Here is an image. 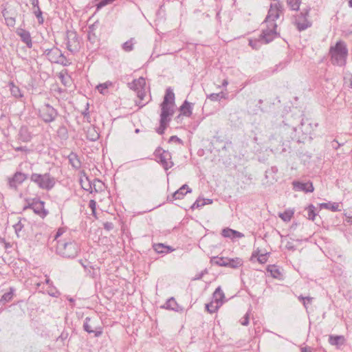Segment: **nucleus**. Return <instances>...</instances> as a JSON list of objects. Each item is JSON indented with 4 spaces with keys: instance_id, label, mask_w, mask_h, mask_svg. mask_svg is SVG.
<instances>
[{
    "instance_id": "79ce46f5",
    "label": "nucleus",
    "mask_w": 352,
    "mask_h": 352,
    "mask_svg": "<svg viewBox=\"0 0 352 352\" xmlns=\"http://www.w3.org/2000/svg\"><path fill=\"white\" fill-rule=\"evenodd\" d=\"M228 258L215 256L211 259V262L219 266L226 267Z\"/></svg>"
},
{
    "instance_id": "ea45409f",
    "label": "nucleus",
    "mask_w": 352,
    "mask_h": 352,
    "mask_svg": "<svg viewBox=\"0 0 352 352\" xmlns=\"http://www.w3.org/2000/svg\"><path fill=\"white\" fill-rule=\"evenodd\" d=\"M91 184L94 192H98L102 190L104 184L100 179H94L92 182L91 181Z\"/></svg>"
},
{
    "instance_id": "f8f14e48",
    "label": "nucleus",
    "mask_w": 352,
    "mask_h": 352,
    "mask_svg": "<svg viewBox=\"0 0 352 352\" xmlns=\"http://www.w3.org/2000/svg\"><path fill=\"white\" fill-rule=\"evenodd\" d=\"M45 201L39 197H36L33 212L41 218L44 219L49 214V211L45 208Z\"/></svg>"
},
{
    "instance_id": "c03bdc74",
    "label": "nucleus",
    "mask_w": 352,
    "mask_h": 352,
    "mask_svg": "<svg viewBox=\"0 0 352 352\" xmlns=\"http://www.w3.org/2000/svg\"><path fill=\"white\" fill-rule=\"evenodd\" d=\"M208 98L212 101H219L221 98H226V94L222 91L217 94L213 93L210 94Z\"/></svg>"
},
{
    "instance_id": "e2e57ef3",
    "label": "nucleus",
    "mask_w": 352,
    "mask_h": 352,
    "mask_svg": "<svg viewBox=\"0 0 352 352\" xmlns=\"http://www.w3.org/2000/svg\"><path fill=\"white\" fill-rule=\"evenodd\" d=\"M259 255H260V254H259V250H257L256 251H254L252 252V256H251L250 261L252 262H254L255 261V259L257 260V258L258 257Z\"/></svg>"
},
{
    "instance_id": "ddd939ff",
    "label": "nucleus",
    "mask_w": 352,
    "mask_h": 352,
    "mask_svg": "<svg viewBox=\"0 0 352 352\" xmlns=\"http://www.w3.org/2000/svg\"><path fill=\"white\" fill-rule=\"evenodd\" d=\"M293 189L295 191H303L305 192H312L314 190L313 184L311 182H302L300 181H294L292 182Z\"/></svg>"
},
{
    "instance_id": "c9c22d12",
    "label": "nucleus",
    "mask_w": 352,
    "mask_h": 352,
    "mask_svg": "<svg viewBox=\"0 0 352 352\" xmlns=\"http://www.w3.org/2000/svg\"><path fill=\"white\" fill-rule=\"evenodd\" d=\"M267 271L270 273L272 277L278 278L281 275L280 270L276 265H270L267 267Z\"/></svg>"
},
{
    "instance_id": "8fccbe9b",
    "label": "nucleus",
    "mask_w": 352,
    "mask_h": 352,
    "mask_svg": "<svg viewBox=\"0 0 352 352\" xmlns=\"http://www.w3.org/2000/svg\"><path fill=\"white\" fill-rule=\"evenodd\" d=\"M87 181L88 182V187H84L83 182L81 180V185L84 190L86 191H89L90 193H92L94 190L92 188V184H91V181L88 179V177L86 178Z\"/></svg>"
},
{
    "instance_id": "f3484780",
    "label": "nucleus",
    "mask_w": 352,
    "mask_h": 352,
    "mask_svg": "<svg viewBox=\"0 0 352 352\" xmlns=\"http://www.w3.org/2000/svg\"><path fill=\"white\" fill-rule=\"evenodd\" d=\"M16 34L20 36L21 40L26 44L28 48L32 47V41L30 33L25 29L19 28L16 30Z\"/></svg>"
},
{
    "instance_id": "bf43d9fd",
    "label": "nucleus",
    "mask_w": 352,
    "mask_h": 352,
    "mask_svg": "<svg viewBox=\"0 0 352 352\" xmlns=\"http://www.w3.org/2000/svg\"><path fill=\"white\" fill-rule=\"evenodd\" d=\"M103 227L106 230L110 231L113 228V223L107 221L103 223Z\"/></svg>"
},
{
    "instance_id": "a19ab883",
    "label": "nucleus",
    "mask_w": 352,
    "mask_h": 352,
    "mask_svg": "<svg viewBox=\"0 0 352 352\" xmlns=\"http://www.w3.org/2000/svg\"><path fill=\"white\" fill-rule=\"evenodd\" d=\"M294 215V211L291 210H287L283 213L279 214V217L284 221L288 222L291 220Z\"/></svg>"
},
{
    "instance_id": "4be33fe9",
    "label": "nucleus",
    "mask_w": 352,
    "mask_h": 352,
    "mask_svg": "<svg viewBox=\"0 0 352 352\" xmlns=\"http://www.w3.org/2000/svg\"><path fill=\"white\" fill-rule=\"evenodd\" d=\"M153 248L158 254H167L175 250L171 246L161 243L153 244Z\"/></svg>"
},
{
    "instance_id": "6e6552de",
    "label": "nucleus",
    "mask_w": 352,
    "mask_h": 352,
    "mask_svg": "<svg viewBox=\"0 0 352 352\" xmlns=\"http://www.w3.org/2000/svg\"><path fill=\"white\" fill-rule=\"evenodd\" d=\"M266 28L262 30V32L259 36L261 40H262L265 44L272 42L278 35L276 32L277 25L266 24Z\"/></svg>"
},
{
    "instance_id": "f257e3e1",
    "label": "nucleus",
    "mask_w": 352,
    "mask_h": 352,
    "mask_svg": "<svg viewBox=\"0 0 352 352\" xmlns=\"http://www.w3.org/2000/svg\"><path fill=\"white\" fill-rule=\"evenodd\" d=\"M331 60L333 65L339 66L344 65L348 50L344 42L338 41L335 46L330 48Z\"/></svg>"
},
{
    "instance_id": "423d86ee",
    "label": "nucleus",
    "mask_w": 352,
    "mask_h": 352,
    "mask_svg": "<svg viewBox=\"0 0 352 352\" xmlns=\"http://www.w3.org/2000/svg\"><path fill=\"white\" fill-rule=\"evenodd\" d=\"M153 154L156 157V161L162 166L164 170H167L173 166L174 163L171 160V153L168 151L163 150L159 146L155 149Z\"/></svg>"
},
{
    "instance_id": "f03ea898",
    "label": "nucleus",
    "mask_w": 352,
    "mask_h": 352,
    "mask_svg": "<svg viewBox=\"0 0 352 352\" xmlns=\"http://www.w3.org/2000/svg\"><path fill=\"white\" fill-rule=\"evenodd\" d=\"M30 179L40 189L47 191L52 190L56 184V178L50 173H45L44 174L32 173L30 176Z\"/></svg>"
},
{
    "instance_id": "de8ad7c7",
    "label": "nucleus",
    "mask_w": 352,
    "mask_h": 352,
    "mask_svg": "<svg viewBox=\"0 0 352 352\" xmlns=\"http://www.w3.org/2000/svg\"><path fill=\"white\" fill-rule=\"evenodd\" d=\"M36 197L34 198H27L25 199L27 204L23 207V210L27 209H32L33 210Z\"/></svg>"
},
{
    "instance_id": "1a4fd4ad",
    "label": "nucleus",
    "mask_w": 352,
    "mask_h": 352,
    "mask_svg": "<svg viewBox=\"0 0 352 352\" xmlns=\"http://www.w3.org/2000/svg\"><path fill=\"white\" fill-rule=\"evenodd\" d=\"M67 48L72 52H75L80 48V43L78 35L76 32H70L67 33Z\"/></svg>"
},
{
    "instance_id": "0e129e2a",
    "label": "nucleus",
    "mask_w": 352,
    "mask_h": 352,
    "mask_svg": "<svg viewBox=\"0 0 352 352\" xmlns=\"http://www.w3.org/2000/svg\"><path fill=\"white\" fill-rule=\"evenodd\" d=\"M79 262L85 270H87L89 267L92 268L91 265H90V263L87 261H83L82 260H80Z\"/></svg>"
},
{
    "instance_id": "e433bc0d",
    "label": "nucleus",
    "mask_w": 352,
    "mask_h": 352,
    "mask_svg": "<svg viewBox=\"0 0 352 352\" xmlns=\"http://www.w3.org/2000/svg\"><path fill=\"white\" fill-rule=\"evenodd\" d=\"M219 304H215L214 301H212L210 303L206 304V309L210 314L215 313L218 309L221 307Z\"/></svg>"
},
{
    "instance_id": "2eb2a0df",
    "label": "nucleus",
    "mask_w": 352,
    "mask_h": 352,
    "mask_svg": "<svg viewBox=\"0 0 352 352\" xmlns=\"http://www.w3.org/2000/svg\"><path fill=\"white\" fill-rule=\"evenodd\" d=\"M66 58L64 56V55L62 54L61 51L58 48H52V52L50 54V57L48 58V60L51 63H59L63 65H67V64L64 63L63 61Z\"/></svg>"
},
{
    "instance_id": "58836bf2",
    "label": "nucleus",
    "mask_w": 352,
    "mask_h": 352,
    "mask_svg": "<svg viewBox=\"0 0 352 352\" xmlns=\"http://www.w3.org/2000/svg\"><path fill=\"white\" fill-rule=\"evenodd\" d=\"M300 3L301 0H287V4L292 10L298 11Z\"/></svg>"
},
{
    "instance_id": "dca6fc26",
    "label": "nucleus",
    "mask_w": 352,
    "mask_h": 352,
    "mask_svg": "<svg viewBox=\"0 0 352 352\" xmlns=\"http://www.w3.org/2000/svg\"><path fill=\"white\" fill-rule=\"evenodd\" d=\"M87 32V47L94 51L98 48L100 39L96 32Z\"/></svg>"
},
{
    "instance_id": "3c124183",
    "label": "nucleus",
    "mask_w": 352,
    "mask_h": 352,
    "mask_svg": "<svg viewBox=\"0 0 352 352\" xmlns=\"http://www.w3.org/2000/svg\"><path fill=\"white\" fill-rule=\"evenodd\" d=\"M256 261L261 264L265 263L267 261V254H261Z\"/></svg>"
},
{
    "instance_id": "052dcab7",
    "label": "nucleus",
    "mask_w": 352,
    "mask_h": 352,
    "mask_svg": "<svg viewBox=\"0 0 352 352\" xmlns=\"http://www.w3.org/2000/svg\"><path fill=\"white\" fill-rule=\"evenodd\" d=\"M145 90L144 87L142 89H140L137 91V96L140 100H142L145 97Z\"/></svg>"
},
{
    "instance_id": "a878e982",
    "label": "nucleus",
    "mask_w": 352,
    "mask_h": 352,
    "mask_svg": "<svg viewBox=\"0 0 352 352\" xmlns=\"http://www.w3.org/2000/svg\"><path fill=\"white\" fill-rule=\"evenodd\" d=\"M68 160L72 166L76 169H78L81 166V162L76 153L72 152L68 155Z\"/></svg>"
},
{
    "instance_id": "cd10ccee",
    "label": "nucleus",
    "mask_w": 352,
    "mask_h": 352,
    "mask_svg": "<svg viewBox=\"0 0 352 352\" xmlns=\"http://www.w3.org/2000/svg\"><path fill=\"white\" fill-rule=\"evenodd\" d=\"M319 208L320 209L324 208L327 210H330L333 212L340 211V209H339V204L337 202H327V203H321L319 204Z\"/></svg>"
},
{
    "instance_id": "39448f33",
    "label": "nucleus",
    "mask_w": 352,
    "mask_h": 352,
    "mask_svg": "<svg viewBox=\"0 0 352 352\" xmlns=\"http://www.w3.org/2000/svg\"><path fill=\"white\" fill-rule=\"evenodd\" d=\"M58 111L49 103H45L38 109V117L45 123H51L56 119Z\"/></svg>"
},
{
    "instance_id": "680f3d73",
    "label": "nucleus",
    "mask_w": 352,
    "mask_h": 352,
    "mask_svg": "<svg viewBox=\"0 0 352 352\" xmlns=\"http://www.w3.org/2000/svg\"><path fill=\"white\" fill-rule=\"evenodd\" d=\"M96 201L94 199H91L89 202V207L91 209L92 212L96 210Z\"/></svg>"
},
{
    "instance_id": "b1692460",
    "label": "nucleus",
    "mask_w": 352,
    "mask_h": 352,
    "mask_svg": "<svg viewBox=\"0 0 352 352\" xmlns=\"http://www.w3.org/2000/svg\"><path fill=\"white\" fill-rule=\"evenodd\" d=\"M19 138L22 142H28L31 140L32 136L28 131V129L25 126H22L19 131Z\"/></svg>"
},
{
    "instance_id": "20e7f679",
    "label": "nucleus",
    "mask_w": 352,
    "mask_h": 352,
    "mask_svg": "<svg viewBox=\"0 0 352 352\" xmlns=\"http://www.w3.org/2000/svg\"><path fill=\"white\" fill-rule=\"evenodd\" d=\"M310 8H302L300 12L294 16V24L298 31L302 32L310 28L312 23L308 20Z\"/></svg>"
},
{
    "instance_id": "bb28decb",
    "label": "nucleus",
    "mask_w": 352,
    "mask_h": 352,
    "mask_svg": "<svg viewBox=\"0 0 352 352\" xmlns=\"http://www.w3.org/2000/svg\"><path fill=\"white\" fill-rule=\"evenodd\" d=\"M15 289L13 287H10L8 292L3 294L0 298V305H5L6 303L11 301L13 298Z\"/></svg>"
},
{
    "instance_id": "09e8293b",
    "label": "nucleus",
    "mask_w": 352,
    "mask_h": 352,
    "mask_svg": "<svg viewBox=\"0 0 352 352\" xmlns=\"http://www.w3.org/2000/svg\"><path fill=\"white\" fill-rule=\"evenodd\" d=\"M203 199H201V198H198L195 202L191 206V209L192 210H194L195 208H201L202 206H204V203H203Z\"/></svg>"
},
{
    "instance_id": "338daca9",
    "label": "nucleus",
    "mask_w": 352,
    "mask_h": 352,
    "mask_svg": "<svg viewBox=\"0 0 352 352\" xmlns=\"http://www.w3.org/2000/svg\"><path fill=\"white\" fill-rule=\"evenodd\" d=\"M169 142H177V143H182V141L180 138H179L176 135H173L171 136L170 138H169V140H168Z\"/></svg>"
},
{
    "instance_id": "4468645a",
    "label": "nucleus",
    "mask_w": 352,
    "mask_h": 352,
    "mask_svg": "<svg viewBox=\"0 0 352 352\" xmlns=\"http://www.w3.org/2000/svg\"><path fill=\"white\" fill-rule=\"evenodd\" d=\"M91 318L89 317L85 318L83 323V329L88 333H94V337H100L102 333V329L101 327H92L89 322Z\"/></svg>"
},
{
    "instance_id": "a211bd4d",
    "label": "nucleus",
    "mask_w": 352,
    "mask_h": 352,
    "mask_svg": "<svg viewBox=\"0 0 352 352\" xmlns=\"http://www.w3.org/2000/svg\"><path fill=\"white\" fill-rule=\"evenodd\" d=\"M221 235L225 238H230L232 239L236 238H242L244 236V234L243 233L229 228L223 229L221 231Z\"/></svg>"
},
{
    "instance_id": "5701e85b",
    "label": "nucleus",
    "mask_w": 352,
    "mask_h": 352,
    "mask_svg": "<svg viewBox=\"0 0 352 352\" xmlns=\"http://www.w3.org/2000/svg\"><path fill=\"white\" fill-rule=\"evenodd\" d=\"M192 103H190L187 100H184L183 104L179 107L181 114L186 117H190L192 115Z\"/></svg>"
},
{
    "instance_id": "393cba45",
    "label": "nucleus",
    "mask_w": 352,
    "mask_h": 352,
    "mask_svg": "<svg viewBox=\"0 0 352 352\" xmlns=\"http://www.w3.org/2000/svg\"><path fill=\"white\" fill-rule=\"evenodd\" d=\"M213 298L215 304L222 305L225 295L221 287H218L213 293Z\"/></svg>"
},
{
    "instance_id": "412c9836",
    "label": "nucleus",
    "mask_w": 352,
    "mask_h": 352,
    "mask_svg": "<svg viewBox=\"0 0 352 352\" xmlns=\"http://www.w3.org/2000/svg\"><path fill=\"white\" fill-rule=\"evenodd\" d=\"M145 85V78L143 77H140L138 79H135L131 82L128 84L129 87L136 92L140 89H142L144 87Z\"/></svg>"
},
{
    "instance_id": "aec40b11",
    "label": "nucleus",
    "mask_w": 352,
    "mask_h": 352,
    "mask_svg": "<svg viewBox=\"0 0 352 352\" xmlns=\"http://www.w3.org/2000/svg\"><path fill=\"white\" fill-rule=\"evenodd\" d=\"M86 138L91 142L98 140L100 138L98 129L94 126L87 127L86 130Z\"/></svg>"
},
{
    "instance_id": "c756f323",
    "label": "nucleus",
    "mask_w": 352,
    "mask_h": 352,
    "mask_svg": "<svg viewBox=\"0 0 352 352\" xmlns=\"http://www.w3.org/2000/svg\"><path fill=\"white\" fill-rule=\"evenodd\" d=\"M162 307L176 311H179V305L173 297L168 299L166 303Z\"/></svg>"
},
{
    "instance_id": "5fc2aeb1",
    "label": "nucleus",
    "mask_w": 352,
    "mask_h": 352,
    "mask_svg": "<svg viewBox=\"0 0 352 352\" xmlns=\"http://www.w3.org/2000/svg\"><path fill=\"white\" fill-rule=\"evenodd\" d=\"M98 28V23L95 22L93 24L88 26L87 31L89 32H96V30Z\"/></svg>"
},
{
    "instance_id": "2f4dec72",
    "label": "nucleus",
    "mask_w": 352,
    "mask_h": 352,
    "mask_svg": "<svg viewBox=\"0 0 352 352\" xmlns=\"http://www.w3.org/2000/svg\"><path fill=\"white\" fill-rule=\"evenodd\" d=\"M173 113V109L168 104L162 102L160 116H163V117H169L171 116Z\"/></svg>"
},
{
    "instance_id": "774afa93",
    "label": "nucleus",
    "mask_w": 352,
    "mask_h": 352,
    "mask_svg": "<svg viewBox=\"0 0 352 352\" xmlns=\"http://www.w3.org/2000/svg\"><path fill=\"white\" fill-rule=\"evenodd\" d=\"M340 145L341 144L336 140L331 142V147L335 150H337L340 146Z\"/></svg>"
},
{
    "instance_id": "4d7b16f0",
    "label": "nucleus",
    "mask_w": 352,
    "mask_h": 352,
    "mask_svg": "<svg viewBox=\"0 0 352 352\" xmlns=\"http://www.w3.org/2000/svg\"><path fill=\"white\" fill-rule=\"evenodd\" d=\"M82 114L83 115L84 118L87 119L88 122H90L89 118V104H87L86 108L84 111L82 112Z\"/></svg>"
},
{
    "instance_id": "7c9ffc66",
    "label": "nucleus",
    "mask_w": 352,
    "mask_h": 352,
    "mask_svg": "<svg viewBox=\"0 0 352 352\" xmlns=\"http://www.w3.org/2000/svg\"><path fill=\"white\" fill-rule=\"evenodd\" d=\"M243 260L240 258H228L227 259L226 267L231 268H238L243 265Z\"/></svg>"
},
{
    "instance_id": "6e6d98bb",
    "label": "nucleus",
    "mask_w": 352,
    "mask_h": 352,
    "mask_svg": "<svg viewBox=\"0 0 352 352\" xmlns=\"http://www.w3.org/2000/svg\"><path fill=\"white\" fill-rule=\"evenodd\" d=\"M170 120V119L168 117H163V116H160V124L168 126Z\"/></svg>"
},
{
    "instance_id": "603ef678",
    "label": "nucleus",
    "mask_w": 352,
    "mask_h": 352,
    "mask_svg": "<svg viewBox=\"0 0 352 352\" xmlns=\"http://www.w3.org/2000/svg\"><path fill=\"white\" fill-rule=\"evenodd\" d=\"M112 0H101L98 4H97V9H100L102 7L112 3Z\"/></svg>"
},
{
    "instance_id": "0eeeda50",
    "label": "nucleus",
    "mask_w": 352,
    "mask_h": 352,
    "mask_svg": "<svg viewBox=\"0 0 352 352\" xmlns=\"http://www.w3.org/2000/svg\"><path fill=\"white\" fill-rule=\"evenodd\" d=\"M283 8L280 3L271 4L270 8L268 11L267 15L264 21L265 24H273L276 25V20L280 16V14L283 12Z\"/></svg>"
},
{
    "instance_id": "49530a36",
    "label": "nucleus",
    "mask_w": 352,
    "mask_h": 352,
    "mask_svg": "<svg viewBox=\"0 0 352 352\" xmlns=\"http://www.w3.org/2000/svg\"><path fill=\"white\" fill-rule=\"evenodd\" d=\"M261 43H263V42L260 38L255 40H249V45L254 50H258L261 47Z\"/></svg>"
},
{
    "instance_id": "a18cd8bd",
    "label": "nucleus",
    "mask_w": 352,
    "mask_h": 352,
    "mask_svg": "<svg viewBox=\"0 0 352 352\" xmlns=\"http://www.w3.org/2000/svg\"><path fill=\"white\" fill-rule=\"evenodd\" d=\"M112 85V82L109 81H107L104 83L98 85L96 88L98 91L102 94H105V90L109 88V86Z\"/></svg>"
},
{
    "instance_id": "13d9d810",
    "label": "nucleus",
    "mask_w": 352,
    "mask_h": 352,
    "mask_svg": "<svg viewBox=\"0 0 352 352\" xmlns=\"http://www.w3.org/2000/svg\"><path fill=\"white\" fill-rule=\"evenodd\" d=\"M167 126L164 124H160V126L156 129V132L160 135H163Z\"/></svg>"
},
{
    "instance_id": "c85d7f7f",
    "label": "nucleus",
    "mask_w": 352,
    "mask_h": 352,
    "mask_svg": "<svg viewBox=\"0 0 352 352\" xmlns=\"http://www.w3.org/2000/svg\"><path fill=\"white\" fill-rule=\"evenodd\" d=\"M175 102V94L172 89L168 87L166 90L165 96L164 97L163 103L173 104Z\"/></svg>"
},
{
    "instance_id": "f704fd0d",
    "label": "nucleus",
    "mask_w": 352,
    "mask_h": 352,
    "mask_svg": "<svg viewBox=\"0 0 352 352\" xmlns=\"http://www.w3.org/2000/svg\"><path fill=\"white\" fill-rule=\"evenodd\" d=\"M305 210L307 212V219L314 221L317 215L316 207L313 204H309Z\"/></svg>"
},
{
    "instance_id": "473e14b6",
    "label": "nucleus",
    "mask_w": 352,
    "mask_h": 352,
    "mask_svg": "<svg viewBox=\"0 0 352 352\" xmlns=\"http://www.w3.org/2000/svg\"><path fill=\"white\" fill-rule=\"evenodd\" d=\"M57 135L60 139L63 140H66L68 139V130L65 125H61L58 127L57 130Z\"/></svg>"
},
{
    "instance_id": "72a5a7b5",
    "label": "nucleus",
    "mask_w": 352,
    "mask_h": 352,
    "mask_svg": "<svg viewBox=\"0 0 352 352\" xmlns=\"http://www.w3.org/2000/svg\"><path fill=\"white\" fill-rule=\"evenodd\" d=\"M344 341V336H330L329 342L331 345H340Z\"/></svg>"
},
{
    "instance_id": "9d476101",
    "label": "nucleus",
    "mask_w": 352,
    "mask_h": 352,
    "mask_svg": "<svg viewBox=\"0 0 352 352\" xmlns=\"http://www.w3.org/2000/svg\"><path fill=\"white\" fill-rule=\"evenodd\" d=\"M28 178V175L20 172L16 171L12 176V177L9 178L8 185L10 188L13 189H16L18 186L21 184L25 179Z\"/></svg>"
},
{
    "instance_id": "864d4df0",
    "label": "nucleus",
    "mask_w": 352,
    "mask_h": 352,
    "mask_svg": "<svg viewBox=\"0 0 352 352\" xmlns=\"http://www.w3.org/2000/svg\"><path fill=\"white\" fill-rule=\"evenodd\" d=\"M69 336V333L67 331H63L61 333V334L58 336V338H57V341H61L62 342H63L65 340L67 339Z\"/></svg>"
},
{
    "instance_id": "37998d69",
    "label": "nucleus",
    "mask_w": 352,
    "mask_h": 352,
    "mask_svg": "<svg viewBox=\"0 0 352 352\" xmlns=\"http://www.w3.org/2000/svg\"><path fill=\"white\" fill-rule=\"evenodd\" d=\"M10 91L11 94L15 98H21L23 95L21 93V90L19 87L15 86L12 82L10 83Z\"/></svg>"
},
{
    "instance_id": "4c0bfd02",
    "label": "nucleus",
    "mask_w": 352,
    "mask_h": 352,
    "mask_svg": "<svg viewBox=\"0 0 352 352\" xmlns=\"http://www.w3.org/2000/svg\"><path fill=\"white\" fill-rule=\"evenodd\" d=\"M134 41L135 39L133 38H131L125 43H124L122 46V50L126 52H131L133 50V45L135 43Z\"/></svg>"
},
{
    "instance_id": "7ed1b4c3",
    "label": "nucleus",
    "mask_w": 352,
    "mask_h": 352,
    "mask_svg": "<svg viewBox=\"0 0 352 352\" xmlns=\"http://www.w3.org/2000/svg\"><path fill=\"white\" fill-rule=\"evenodd\" d=\"M79 246L75 241H58L56 251L63 257L74 258L78 255Z\"/></svg>"
},
{
    "instance_id": "9b49d317",
    "label": "nucleus",
    "mask_w": 352,
    "mask_h": 352,
    "mask_svg": "<svg viewBox=\"0 0 352 352\" xmlns=\"http://www.w3.org/2000/svg\"><path fill=\"white\" fill-rule=\"evenodd\" d=\"M191 192V188L187 184H184L171 195L167 197V201L173 202L174 200L182 199L185 195Z\"/></svg>"
},
{
    "instance_id": "6ab92c4d",
    "label": "nucleus",
    "mask_w": 352,
    "mask_h": 352,
    "mask_svg": "<svg viewBox=\"0 0 352 352\" xmlns=\"http://www.w3.org/2000/svg\"><path fill=\"white\" fill-rule=\"evenodd\" d=\"M31 4L33 7V13L38 20V23L41 25L44 22V19L43 17V12L41 10L38 6V0H30Z\"/></svg>"
},
{
    "instance_id": "69168bd1",
    "label": "nucleus",
    "mask_w": 352,
    "mask_h": 352,
    "mask_svg": "<svg viewBox=\"0 0 352 352\" xmlns=\"http://www.w3.org/2000/svg\"><path fill=\"white\" fill-rule=\"evenodd\" d=\"M23 228V225L20 221H19L17 223H16L14 226V228L16 234L18 233V232L21 231Z\"/></svg>"
}]
</instances>
